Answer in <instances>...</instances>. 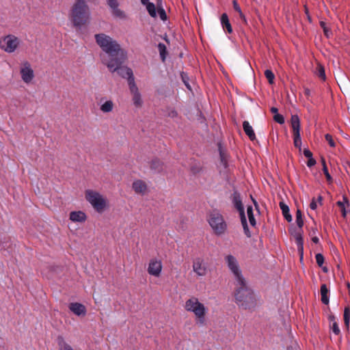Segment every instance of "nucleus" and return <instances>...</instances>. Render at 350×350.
<instances>
[{
  "label": "nucleus",
  "instance_id": "17",
  "mask_svg": "<svg viewBox=\"0 0 350 350\" xmlns=\"http://www.w3.org/2000/svg\"><path fill=\"white\" fill-rule=\"evenodd\" d=\"M293 135H300V120L297 115H293L291 118Z\"/></svg>",
  "mask_w": 350,
  "mask_h": 350
},
{
  "label": "nucleus",
  "instance_id": "22",
  "mask_svg": "<svg viewBox=\"0 0 350 350\" xmlns=\"http://www.w3.org/2000/svg\"><path fill=\"white\" fill-rule=\"evenodd\" d=\"M329 290L325 284H323L321 286V301L323 304L327 305L329 304V297H328Z\"/></svg>",
  "mask_w": 350,
  "mask_h": 350
},
{
  "label": "nucleus",
  "instance_id": "9",
  "mask_svg": "<svg viewBox=\"0 0 350 350\" xmlns=\"http://www.w3.org/2000/svg\"><path fill=\"white\" fill-rule=\"evenodd\" d=\"M18 45V38L12 34L5 36L0 40V48L9 53L15 51Z\"/></svg>",
  "mask_w": 350,
  "mask_h": 350
},
{
  "label": "nucleus",
  "instance_id": "60",
  "mask_svg": "<svg viewBox=\"0 0 350 350\" xmlns=\"http://www.w3.org/2000/svg\"><path fill=\"white\" fill-rule=\"evenodd\" d=\"M253 202H254V204L256 208H258V204H257L256 202L254 200H253Z\"/></svg>",
  "mask_w": 350,
  "mask_h": 350
},
{
  "label": "nucleus",
  "instance_id": "24",
  "mask_svg": "<svg viewBox=\"0 0 350 350\" xmlns=\"http://www.w3.org/2000/svg\"><path fill=\"white\" fill-rule=\"evenodd\" d=\"M295 242L297 245L298 251L300 252H303L304 250V240L301 236V232H297L295 234ZM302 255L301 256V260L302 259Z\"/></svg>",
  "mask_w": 350,
  "mask_h": 350
},
{
  "label": "nucleus",
  "instance_id": "33",
  "mask_svg": "<svg viewBox=\"0 0 350 350\" xmlns=\"http://www.w3.org/2000/svg\"><path fill=\"white\" fill-rule=\"evenodd\" d=\"M296 223L297 226L301 230L304 226V220L302 218V213L301 210L297 209L296 211Z\"/></svg>",
  "mask_w": 350,
  "mask_h": 350
},
{
  "label": "nucleus",
  "instance_id": "38",
  "mask_svg": "<svg viewBox=\"0 0 350 350\" xmlns=\"http://www.w3.org/2000/svg\"><path fill=\"white\" fill-rule=\"evenodd\" d=\"M112 13L115 16L123 18L125 17L124 12L120 9H118V7H116V8H113Z\"/></svg>",
  "mask_w": 350,
  "mask_h": 350
},
{
  "label": "nucleus",
  "instance_id": "18",
  "mask_svg": "<svg viewBox=\"0 0 350 350\" xmlns=\"http://www.w3.org/2000/svg\"><path fill=\"white\" fill-rule=\"evenodd\" d=\"M243 129L245 134L248 136L251 141L256 139V135L252 126L250 124L248 121L243 122Z\"/></svg>",
  "mask_w": 350,
  "mask_h": 350
},
{
  "label": "nucleus",
  "instance_id": "62",
  "mask_svg": "<svg viewBox=\"0 0 350 350\" xmlns=\"http://www.w3.org/2000/svg\"><path fill=\"white\" fill-rule=\"evenodd\" d=\"M287 350H293V347H288V348H287Z\"/></svg>",
  "mask_w": 350,
  "mask_h": 350
},
{
  "label": "nucleus",
  "instance_id": "25",
  "mask_svg": "<svg viewBox=\"0 0 350 350\" xmlns=\"http://www.w3.org/2000/svg\"><path fill=\"white\" fill-rule=\"evenodd\" d=\"M150 167L155 172H159L163 170V163L157 159H153L151 161Z\"/></svg>",
  "mask_w": 350,
  "mask_h": 350
},
{
  "label": "nucleus",
  "instance_id": "23",
  "mask_svg": "<svg viewBox=\"0 0 350 350\" xmlns=\"http://www.w3.org/2000/svg\"><path fill=\"white\" fill-rule=\"evenodd\" d=\"M57 342L59 350H74L70 345L66 343L62 336H58Z\"/></svg>",
  "mask_w": 350,
  "mask_h": 350
},
{
  "label": "nucleus",
  "instance_id": "57",
  "mask_svg": "<svg viewBox=\"0 0 350 350\" xmlns=\"http://www.w3.org/2000/svg\"><path fill=\"white\" fill-rule=\"evenodd\" d=\"M321 163H322V165H323V168L324 167V165H326V162H325V160L324 158H322L321 159Z\"/></svg>",
  "mask_w": 350,
  "mask_h": 350
},
{
  "label": "nucleus",
  "instance_id": "43",
  "mask_svg": "<svg viewBox=\"0 0 350 350\" xmlns=\"http://www.w3.org/2000/svg\"><path fill=\"white\" fill-rule=\"evenodd\" d=\"M158 14H159L160 18L162 21H165L167 19V14L163 8H159L158 10Z\"/></svg>",
  "mask_w": 350,
  "mask_h": 350
},
{
  "label": "nucleus",
  "instance_id": "34",
  "mask_svg": "<svg viewBox=\"0 0 350 350\" xmlns=\"http://www.w3.org/2000/svg\"><path fill=\"white\" fill-rule=\"evenodd\" d=\"M317 75L323 81L326 79L324 67L321 64L317 67Z\"/></svg>",
  "mask_w": 350,
  "mask_h": 350
},
{
  "label": "nucleus",
  "instance_id": "54",
  "mask_svg": "<svg viewBox=\"0 0 350 350\" xmlns=\"http://www.w3.org/2000/svg\"><path fill=\"white\" fill-rule=\"evenodd\" d=\"M304 94L306 96H309L310 95V90L308 88H304Z\"/></svg>",
  "mask_w": 350,
  "mask_h": 350
},
{
  "label": "nucleus",
  "instance_id": "8",
  "mask_svg": "<svg viewBox=\"0 0 350 350\" xmlns=\"http://www.w3.org/2000/svg\"><path fill=\"white\" fill-rule=\"evenodd\" d=\"M224 260L228 269L233 273L236 282L243 284V280H244V278L241 274V271L237 258L234 256L228 254L225 256Z\"/></svg>",
  "mask_w": 350,
  "mask_h": 350
},
{
  "label": "nucleus",
  "instance_id": "20",
  "mask_svg": "<svg viewBox=\"0 0 350 350\" xmlns=\"http://www.w3.org/2000/svg\"><path fill=\"white\" fill-rule=\"evenodd\" d=\"M279 206L282 211L284 217L288 222H291L292 221V216L290 214L288 206L284 202H280Z\"/></svg>",
  "mask_w": 350,
  "mask_h": 350
},
{
  "label": "nucleus",
  "instance_id": "28",
  "mask_svg": "<svg viewBox=\"0 0 350 350\" xmlns=\"http://www.w3.org/2000/svg\"><path fill=\"white\" fill-rule=\"evenodd\" d=\"M132 96H133L132 100H133L134 105L136 107H141L143 104V101H142V99L141 97V94L139 92H137V93L133 94Z\"/></svg>",
  "mask_w": 350,
  "mask_h": 350
},
{
  "label": "nucleus",
  "instance_id": "49",
  "mask_svg": "<svg viewBox=\"0 0 350 350\" xmlns=\"http://www.w3.org/2000/svg\"><path fill=\"white\" fill-rule=\"evenodd\" d=\"M219 154H220V159H221V163L226 166L227 163H226V161L225 159L224 154L222 152L220 148H219Z\"/></svg>",
  "mask_w": 350,
  "mask_h": 350
},
{
  "label": "nucleus",
  "instance_id": "32",
  "mask_svg": "<svg viewBox=\"0 0 350 350\" xmlns=\"http://www.w3.org/2000/svg\"><path fill=\"white\" fill-rule=\"evenodd\" d=\"M158 49L159 51L160 56L163 62L165 61L166 53H167V49L165 45L163 43H159L158 44Z\"/></svg>",
  "mask_w": 350,
  "mask_h": 350
},
{
  "label": "nucleus",
  "instance_id": "7",
  "mask_svg": "<svg viewBox=\"0 0 350 350\" xmlns=\"http://www.w3.org/2000/svg\"><path fill=\"white\" fill-rule=\"evenodd\" d=\"M89 203L99 214L103 213L109 207L108 200L106 197L98 192L89 190Z\"/></svg>",
  "mask_w": 350,
  "mask_h": 350
},
{
  "label": "nucleus",
  "instance_id": "10",
  "mask_svg": "<svg viewBox=\"0 0 350 350\" xmlns=\"http://www.w3.org/2000/svg\"><path fill=\"white\" fill-rule=\"evenodd\" d=\"M20 72L23 81L27 83L31 82L34 77V72L29 62L25 61L23 63Z\"/></svg>",
  "mask_w": 350,
  "mask_h": 350
},
{
  "label": "nucleus",
  "instance_id": "56",
  "mask_svg": "<svg viewBox=\"0 0 350 350\" xmlns=\"http://www.w3.org/2000/svg\"><path fill=\"white\" fill-rule=\"evenodd\" d=\"M141 1V3L143 4V5H147L148 3H149V0H140Z\"/></svg>",
  "mask_w": 350,
  "mask_h": 350
},
{
  "label": "nucleus",
  "instance_id": "41",
  "mask_svg": "<svg viewBox=\"0 0 350 350\" xmlns=\"http://www.w3.org/2000/svg\"><path fill=\"white\" fill-rule=\"evenodd\" d=\"M323 174H325V176L326 177L327 180L328 182H332V178L331 175L329 174V173L328 172V169H327V165H324V167L323 168Z\"/></svg>",
  "mask_w": 350,
  "mask_h": 350
},
{
  "label": "nucleus",
  "instance_id": "4",
  "mask_svg": "<svg viewBox=\"0 0 350 350\" xmlns=\"http://www.w3.org/2000/svg\"><path fill=\"white\" fill-rule=\"evenodd\" d=\"M127 59V53L123 55L110 60L109 62H105V66L107 67L109 70L111 72H116L117 74L122 78L130 79L133 77V70L124 66V63Z\"/></svg>",
  "mask_w": 350,
  "mask_h": 350
},
{
  "label": "nucleus",
  "instance_id": "6",
  "mask_svg": "<svg viewBox=\"0 0 350 350\" xmlns=\"http://www.w3.org/2000/svg\"><path fill=\"white\" fill-rule=\"evenodd\" d=\"M185 308L188 312H193L198 321L201 324L204 323L206 308L204 306L198 301V298L193 297L187 300L185 302Z\"/></svg>",
  "mask_w": 350,
  "mask_h": 350
},
{
  "label": "nucleus",
  "instance_id": "42",
  "mask_svg": "<svg viewBox=\"0 0 350 350\" xmlns=\"http://www.w3.org/2000/svg\"><path fill=\"white\" fill-rule=\"evenodd\" d=\"M325 138L331 147L335 146V142H334L333 137L331 135L326 134L325 136Z\"/></svg>",
  "mask_w": 350,
  "mask_h": 350
},
{
  "label": "nucleus",
  "instance_id": "53",
  "mask_svg": "<svg viewBox=\"0 0 350 350\" xmlns=\"http://www.w3.org/2000/svg\"><path fill=\"white\" fill-rule=\"evenodd\" d=\"M270 110L272 113H274V115L278 113V109L276 107H273L271 108Z\"/></svg>",
  "mask_w": 350,
  "mask_h": 350
},
{
  "label": "nucleus",
  "instance_id": "45",
  "mask_svg": "<svg viewBox=\"0 0 350 350\" xmlns=\"http://www.w3.org/2000/svg\"><path fill=\"white\" fill-rule=\"evenodd\" d=\"M332 330L336 335H338L340 334V331L336 322H334L333 323Z\"/></svg>",
  "mask_w": 350,
  "mask_h": 350
},
{
  "label": "nucleus",
  "instance_id": "26",
  "mask_svg": "<svg viewBox=\"0 0 350 350\" xmlns=\"http://www.w3.org/2000/svg\"><path fill=\"white\" fill-rule=\"evenodd\" d=\"M127 81H128V85H129V90H130L131 94L139 92L138 88L135 82L134 76L133 77H131L130 79H129Z\"/></svg>",
  "mask_w": 350,
  "mask_h": 350
},
{
  "label": "nucleus",
  "instance_id": "31",
  "mask_svg": "<svg viewBox=\"0 0 350 350\" xmlns=\"http://www.w3.org/2000/svg\"><path fill=\"white\" fill-rule=\"evenodd\" d=\"M247 214L249 219V221L252 226L256 225V219L253 213V208L252 206H248L247 208Z\"/></svg>",
  "mask_w": 350,
  "mask_h": 350
},
{
  "label": "nucleus",
  "instance_id": "59",
  "mask_svg": "<svg viewBox=\"0 0 350 350\" xmlns=\"http://www.w3.org/2000/svg\"><path fill=\"white\" fill-rule=\"evenodd\" d=\"M84 196H85V199H87V200H88V190H85V191H84Z\"/></svg>",
  "mask_w": 350,
  "mask_h": 350
},
{
  "label": "nucleus",
  "instance_id": "3",
  "mask_svg": "<svg viewBox=\"0 0 350 350\" xmlns=\"http://www.w3.org/2000/svg\"><path fill=\"white\" fill-rule=\"evenodd\" d=\"M88 5L85 0H76L70 14V20L76 30L80 31L88 21Z\"/></svg>",
  "mask_w": 350,
  "mask_h": 350
},
{
  "label": "nucleus",
  "instance_id": "47",
  "mask_svg": "<svg viewBox=\"0 0 350 350\" xmlns=\"http://www.w3.org/2000/svg\"><path fill=\"white\" fill-rule=\"evenodd\" d=\"M320 25L321 27L323 29V31H324V33L325 35L328 37L329 36V34H328V32H329V29L326 27L325 26V23L323 21H321L320 23Z\"/></svg>",
  "mask_w": 350,
  "mask_h": 350
},
{
  "label": "nucleus",
  "instance_id": "52",
  "mask_svg": "<svg viewBox=\"0 0 350 350\" xmlns=\"http://www.w3.org/2000/svg\"><path fill=\"white\" fill-rule=\"evenodd\" d=\"M239 16H240V18L243 20V23H244L245 24H247V20H246L245 16V15L243 14V13L242 12H240V13H239Z\"/></svg>",
  "mask_w": 350,
  "mask_h": 350
},
{
  "label": "nucleus",
  "instance_id": "51",
  "mask_svg": "<svg viewBox=\"0 0 350 350\" xmlns=\"http://www.w3.org/2000/svg\"><path fill=\"white\" fill-rule=\"evenodd\" d=\"M233 6H234V9L238 12L239 13H240L241 11V8L239 7V5H238V3H237L236 1H234L233 2Z\"/></svg>",
  "mask_w": 350,
  "mask_h": 350
},
{
  "label": "nucleus",
  "instance_id": "2",
  "mask_svg": "<svg viewBox=\"0 0 350 350\" xmlns=\"http://www.w3.org/2000/svg\"><path fill=\"white\" fill-rule=\"evenodd\" d=\"M237 286L235 299L239 306L245 310L254 308L256 300L252 291L247 286L245 279L243 284L237 282Z\"/></svg>",
  "mask_w": 350,
  "mask_h": 350
},
{
  "label": "nucleus",
  "instance_id": "27",
  "mask_svg": "<svg viewBox=\"0 0 350 350\" xmlns=\"http://www.w3.org/2000/svg\"><path fill=\"white\" fill-rule=\"evenodd\" d=\"M240 216H241V224L243 228L244 233L245 234V235L247 237H250L251 233H250V231L248 226H247L245 215V214L242 213L241 215H240Z\"/></svg>",
  "mask_w": 350,
  "mask_h": 350
},
{
  "label": "nucleus",
  "instance_id": "12",
  "mask_svg": "<svg viewBox=\"0 0 350 350\" xmlns=\"http://www.w3.org/2000/svg\"><path fill=\"white\" fill-rule=\"evenodd\" d=\"M192 267L193 271L198 276H204L207 273V267L206 266V264L204 262V260L201 258H197L194 259Z\"/></svg>",
  "mask_w": 350,
  "mask_h": 350
},
{
  "label": "nucleus",
  "instance_id": "46",
  "mask_svg": "<svg viewBox=\"0 0 350 350\" xmlns=\"http://www.w3.org/2000/svg\"><path fill=\"white\" fill-rule=\"evenodd\" d=\"M315 164H316V160L314 159H313L312 157L308 158V160L307 161L308 167H311L314 166Z\"/></svg>",
  "mask_w": 350,
  "mask_h": 350
},
{
  "label": "nucleus",
  "instance_id": "61",
  "mask_svg": "<svg viewBox=\"0 0 350 350\" xmlns=\"http://www.w3.org/2000/svg\"><path fill=\"white\" fill-rule=\"evenodd\" d=\"M323 271L324 272H327V268L326 267H323Z\"/></svg>",
  "mask_w": 350,
  "mask_h": 350
},
{
  "label": "nucleus",
  "instance_id": "13",
  "mask_svg": "<svg viewBox=\"0 0 350 350\" xmlns=\"http://www.w3.org/2000/svg\"><path fill=\"white\" fill-rule=\"evenodd\" d=\"M232 201L234 204V206L239 212L240 215H241L242 213L245 214L241 195L238 191H235L233 192L232 196Z\"/></svg>",
  "mask_w": 350,
  "mask_h": 350
},
{
  "label": "nucleus",
  "instance_id": "35",
  "mask_svg": "<svg viewBox=\"0 0 350 350\" xmlns=\"http://www.w3.org/2000/svg\"><path fill=\"white\" fill-rule=\"evenodd\" d=\"M146 9H147V11L148 12L149 14L152 16V17H156L157 16V13H156V8H155V5L154 3H149L146 5Z\"/></svg>",
  "mask_w": 350,
  "mask_h": 350
},
{
  "label": "nucleus",
  "instance_id": "40",
  "mask_svg": "<svg viewBox=\"0 0 350 350\" xmlns=\"http://www.w3.org/2000/svg\"><path fill=\"white\" fill-rule=\"evenodd\" d=\"M273 120L276 122L282 124L284 123V118L282 115L277 113L273 116Z\"/></svg>",
  "mask_w": 350,
  "mask_h": 350
},
{
  "label": "nucleus",
  "instance_id": "15",
  "mask_svg": "<svg viewBox=\"0 0 350 350\" xmlns=\"http://www.w3.org/2000/svg\"><path fill=\"white\" fill-rule=\"evenodd\" d=\"M87 216L83 211H72L70 213V219L74 222H85Z\"/></svg>",
  "mask_w": 350,
  "mask_h": 350
},
{
  "label": "nucleus",
  "instance_id": "44",
  "mask_svg": "<svg viewBox=\"0 0 350 350\" xmlns=\"http://www.w3.org/2000/svg\"><path fill=\"white\" fill-rule=\"evenodd\" d=\"M107 3L111 9L116 8V7H118V2L117 0H107Z\"/></svg>",
  "mask_w": 350,
  "mask_h": 350
},
{
  "label": "nucleus",
  "instance_id": "58",
  "mask_svg": "<svg viewBox=\"0 0 350 350\" xmlns=\"http://www.w3.org/2000/svg\"><path fill=\"white\" fill-rule=\"evenodd\" d=\"M317 200H318V201L319 202V203H320V204H321V202H322V200H323V198H322V196H319L318 197V199H317Z\"/></svg>",
  "mask_w": 350,
  "mask_h": 350
},
{
  "label": "nucleus",
  "instance_id": "11",
  "mask_svg": "<svg viewBox=\"0 0 350 350\" xmlns=\"http://www.w3.org/2000/svg\"><path fill=\"white\" fill-rule=\"evenodd\" d=\"M162 262L156 258L151 259L148 264V273L153 276L159 277L162 271Z\"/></svg>",
  "mask_w": 350,
  "mask_h": 350
},
{
  "label": "nucleus",
  "instance_id": "14",
  "mask_svg": "<svg viewBox=\"0 0 350 350\" xmlns=\"http://www.w3.org/2000/svg\"><path fill=\"white\" fill-rule=\"evenodd\" d=\"M133 189L136 193L144 195L147 191L146 183L142 180H136L133 183Z\"/></svg>",
  "mask_w": 350,
  "mask_h": 350
},
{
  "label": "nucleus",
  "instance_id": "29",
  "mask_svg": "<svg viewBox=\"0 0 350 350\" xmlns=\"http://www.w3.org/2000/svg\"><path fill=\"white\" fill-rule=\"evenodd\" d=\"M343 318H344L345 325L347 329L348 330L349 328V322H350V308L349 306H347L345 308Z\"/></svg>",
  "mask_w": 350,
  "mask_h": 350
},
{
  "label": "nucleus",
  "instance_id": "55",
  "mask_svg": "<svg viewBox=\"0 0 350 350\" xmlns=\"http://www.w3.org/2000/svg\"><path fill=\"white\" fill-rule=\"evenodd\" d=\"M312 241L314 243H318L319 242V239L317 237H314L312 238Z\"/></svg>",
  "mask_w": 350,
  "mask_h": 350
},
{
  "label": "nucleus",
  "instance_id": "16",
  "mask_svg": "<svg viewBox=\"0 0 350 350\" xmlns=\"http://www.w3.org/2000/svg\"><path fill=\"white\" fill-rule=\"evenodd\" d=\"M70 310L75 314L79 316L81 314L85 315L86 310L85 306L79 303H71L69 305Z\"/></svg>",
  "mask_w": 350,
  "mask_h": 350
},
{
  "label": "nucleus",
  "instance_id": "1",
  "mask_svg": "<svg viewBox=\"0 0 350 350\" xmlns=\"http://www.w3.org/2000/svg\"><path fill=\"white\" fill-rule=\"evenodd\" d=\"M95 39L96 43L106 53V55L102 57V62L105 65V62H109L127 53L116 40L105 33L96 34Z\"/></svg>",
  "mask_w": 350,
  "mask_h": 350
},
{
  "label": "nucleus",
  "instance_id": "19",
  "mask_svg": "<svg viewBox=\"0 0 350 350\" xmlns=\"http://www.w3.org/2000/svg\"><path fill=\"white\" fill-rule=\"evenodd\" d=\"M336 205L340 207L342 216L345 218L347 216L346 207L349 206V201L346 196H343V201H338Z\"/></svg>",
  "mask_w": 350,
  "mask_h": 350
},
{
  "label": "nucleus",
  "instance_id": "30",
  "mask_svg": "<svg viewBox=\"0 0 350 350\" xmlns=\"http://www.w3.org/2000/svg\"><path fill=\"white\" fill-rule=\"evenodd\" d=\"M113 103L111 100H107L100 106V110L104 113H108L113 110Z\"/></svg>",
  "mask_w": 350,
  "mask_h": 350
},
{
  "label": "nucleus",
  "instance_id": "21",
  "mask_svg": "<svg viewBox=\"0 0 350 350\" xmlns=\"http://www.w3.org/2000/svg\"><path fill=\"white\" fill-rule=\"evenodd\" d=\"M221 23L224 29H226L228 33H231L232 32V28L230 23L228 16L226 13L222 14L221 16Z\"/></svg>",
  "mask_w": 350,
  "mask_h": 350
},
{
  "label": "nucleus",
  "instance_id": "48",
  "mask_svg": "<svg viewBox=\"0 0 350 350\" xmlns=\"http://www.w3.org/2000/svg\"><path fill=\"white\" fill-rule=\"evenodd\" d=\"M317 207V201L314 198L312 199V201L310 204V208L312 210H315Z\"/></svg>",
  "mask_w": 350,
  "mask_h": 350
},
{
  "label": "nucleus",
  "instance_id": "36",
  "mask_svg": "<svg viewBox=\"0 0 350 350\" xmlns=\"http://www.w3.org/2000/svg\"><path fill=\"white\" fill-rule=\"evenodd\" d=\"M293 136L294 146L296 148H298L299 149V150H301V139L300 135H293Z\"/></svg>",
  "mask_w": 350,
  "mask_h": 350
},
{
  "label": "nucleus",
  "instance_id": "37",
  "mask_svg": "<svg viewBox=\"0 0 350 350\" xmlns=\"http://www.w3.org/2000/svg\"><path fill=\"white\" fill-rule=\"evenodd\" d=\"M265 75L270 84L273 83L275 76L271 70H266L265 71Z\"/></svg>",
  "mask_w": 350,
  "mask_h": 350
},
{
  "label": "nucleus",
  "instance_id": "50",
  "mask_svg": "<svg viewBox=\"0 0 350 350\" xmlns=\"http://www.w3.org/2000/svg\"><path fill=\"white\" fill-rule=\"evenodd\" d=\"M304 156H305L306 157H307V158H310V157H312V152H311L310 150L306 149V148H305V149L304 150Z\"/></svg>",
  "mask_w": 350,
  "mask_h": 350
},
{
  "label": "nucleus",
  "instance_id": "39",
  "mask_svg": "<svg viewBox=\"0 0 350 350\" xmlns=\"http://www.w3.org/2000/svg\"><path fill=\"white\" fill-rule=\"evenodd\" d=\"M315 259H316V262L317 263V265L322 267L323 263H324V256L319 253V254H317L316 256H315Z\"/></svg>",
  "mask_w": 350,
  "mask_h": 350
},
{
  "label": "nucleus",
  "instance_id": "5",
  "mask_svg": "<svg viewBox=\"0 0 350 350\" xmlns=\"http://www.w3.org/2000/svg\"><path fill=\"white\" fill-rule=\"evenodd\" d=\"M208 222L214 233L218 236L224 234L227 230V224L218 211H214L210 213Z\"/></svg>",
  "mask_w": 350,
  "mask_h": 350
}]
</instances>
